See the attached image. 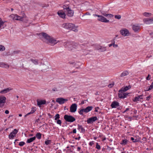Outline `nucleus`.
<instances>
[{
    "label": "nucleus",
    "instance_id": "ddd939ff",
    "mask_svg": "<svg viewBox=\"0 0 153 153\" xmlns=\"http://www.w3.org/2000/svg\"><path fill=\"white\" fill-rule=\"evenodd\" d=\"M143 22L144 23L147 25L152 24V18H145L143 19Z\"/></svg>",
    "mask_w": 153,
    "mask_h": 153
},
{
    "label": "nucleus",
    "instance_id": "412c9836",
    "mask_svg": "<svg viewBox=\"0 0 153 153\" xmlns=\"http://www.w3.org/2000/svg\"><path fill=\"white\" fill-rule=\"evenodd\" d=\"M143 96V95H140L139 96L137 97H135L134 99L133 100V101L134 102H137V101H140V99H142L143 98L142 97Z\"/></svg>",
    "mask_w": 153,
    "mask_h": 153
},
{
    "label": "nucleus",
    "instance_id": "052dcab7",
    "mask_svg": "<svg viewBox=\"0 0 153 153\" xmlns=\"http://www.w3.org/2000/svg\"><path fill=\"white\" fill-rule=\"evenodd\" d=\"M10 0H3L6 3H8L10 1Z\"/></svg>",
    "mask_w": 153,
    "mask_h": 153
},
{
    "label": "nucleus",
    "instance_id": "8fccbe9b",
    "mask_svg": "<svg viewBox=\"0 0 153 153\" xmlns=\"http://www.w3.org/2000/svg\"><path fill=\"white\" fill-rule=\"evenodd\" d=\"M114 84V83L110 84L108 85V87L109 88H111V87L113 86Z\"/></svg>",
    "mask_w": 153,
    "mask_h": 153
},
{
    "label": "nucleus",
    "instance_id": "f257e3e1",
    "mask_svg": "<svg viewBox=\"0 0 153 153\" xmlns=\"http://www.w3.org/2000/svg\"><path fill=\"white\" fill-rule=\"evenodd\" d=\"M62 26L65 29L72 30L75 32L78 31L77 27H76L74 25L71 23H64L62 25Z\"/></svg>",
    "mask_w": 153,
    "mask_h": 153
},
{
    "label": "nucleus",
    "instance_id": "f3484780",
    "mask_svg": "<svg viewBox=\"0 0 153 153\" xmlns=\"http://www.w3.org/2000/svg\"><path fill=\"white\" fill-rule=\"evenodd\" d=\"M119 104L117 101H113L111 105V106L112 108H116L117 107L119 106Z\"/></svg>",
    "mask_w": 153,
    "mask_h": 153
},
{
    "label": "nucleus",
    "instance_id": "603ef678",
    "mask_svg": "<svg viewBox=\"0 0 153 153\" xmlns=\"http://www.w3.org/2000/svg\"><path fill=\"white\" fill-rule=\"evenodd\" d=\"M52 90L54 91H58V89L56 88H54L52 89Z\"/></svg>",
    "mask_w": 153,
    "mask_h": 153
},
{
    "label": "nucleus",
    "instance_id": "338daca9",
    "mask_svg": "<svg viewBox=\"0 0 153 153\" xmlns=\"http://www.w3.org/2000/svg\"><path fill=\"white\" fill-rule=\"evenodd\" d=\"M80 138V137H79L78 138H76V139H77L78 140H79Z\"/></svg>",
    "mask_w": 153,
    "mask_h": 153
},
{
    "label": "nucleus",
    "instance_id": "680f3d73",
    "mask_svg": "<svg viewBox=\"0 0 153 153\" xmlns=\"http://www.w3.org/2000/svg\"><path fill=\"white\" fill-rule=\"evenodd\" d=\"M150 98V96H149L146 97V100H149V99Z\"/></svg>",
    "mask_w": 153,
    "mask_h": 153
},
{
    "label": "nucleus",
    "instance_id": "a878e982",
    "mask_svg": "<svg viewBox=\"0 0 153 153\" xmlns=\"http://www.w3.org/2000/svg\"><path fill=\"white\" fill-rule=\"evenodd\" d=\"M93 108V107L91 106H89L87 107L86 108H85V113H87L90 111L92 110Z\"/></svg>",
    "mask_w": 153,
    "mask_h": 153
},
{
    "label": "nucleus",
    "instance_id": "ea45409f",
    "mask_svg": "<svg viewBox=\"0 0 153 153\" xmlns=\"http://www.w3.org/2000/svg\"><path fill=\"white\" fill-rule=\"evenodd\" d=\"M96 148L98 150H100L101 149V147L100 145H99L97 143H96Z\"/></svg>",
    "mask_w": 153,
    "mask_h": 153
},
{
    "label": "nucleus",
    "instance_id": "bf43d9fd",
    "mask_svg": "<svg viewBox=\"0 0 153 153\" xmlns=\"http://www.w3.org/2000/svg\"><path fill=\"white\" fill-rule=\"evenodd\" d=\"M129 110V108H126V110L123 112V113H124L126 112V111H128Z\"/></svg>",
    "mask_w": 153,
    "mask_h": 153
},
{
    "label": "nucleus",
    "instance_id": "c756f323",
    "mask_svg": "<svg viewBox=\"0 0 153 153\" xmlns=\"http://www.w3.org/2000/svg\"><path fill=\"white\" fill-rule=\"evenodd\" d=\"M129 74L128 72L127 71H125L122 72L121 74V76L123 77Z\"/></svg>",
    "mask_w": 153,
    "mask_h": 153
},
{
    "label": "nucleus",
    "instance_id": "7c9ffc66",
    "mask_svg": "<svg viewBox=\"0 0 153 153\" xmlns=\"http://www.w3.org/2000/svg\"><path fill=\"white\" fill-rule=\"evenodd\" d=\"M143 15L146 17H150L152 15V14L149 13L145 12L143 13Z\"/></svg>",
    "mask_w": 153,
    "mask_h": 153
},
{
    "label": "nucleus",
    "instance_id": "7ed1b4c3",
    "mask_svg": "<svg viewBox=\"0 0 153 153\" xmlns=\"http://www.w3.org/2000/svg\"><path fill=\"white\" fill-rule=\"evenodd\" d=\"M63 8L64 10H65V12H66L68 16L70 17H72L73 16L74 12L69 8L68 6L67 5L66 6L65 5H64L63 6Z\"/></svg>",
    "mask_w": 153,
    "mask_h": 153
},
{
    "label": "nucleus",
    "instance_id": "393cba45",
    "mask_svg": "<svg viewBox=\"0 0 153 153\" xmlns=\"http://www.w3.org/2000/svg\"><path fill=\"white\" fill-rule=\"evenodd\" d=\"M102 14L108 19L112 18L114 16L113 15L111 14H107L105 13H102Z\"/></svg>",
    "mask_w": 153,
    "mask_h": 153
},
{
    "label": "nucleus",
    "instance_id": "f03ea898",
    "mask_svg": "<svg viewBox=\"0 0 153 153\" xmlns=\"http://www.w3.org/2000/svg\"><path fill=\"white\" fill-rule=\"evenodd\" d=\"M10 19L13 20L23 21V19L26 18V16L24 15L23 16H19L16 14H12L10 16Z\"/></svg>",
    "mask_w": 153,
    "mask_h": 153
},
{
    "label": "nucleus",
    "instance_id": "4468645a",
    "mask_svg": "<svg viewBox=\"0 0 153 153\" xmlns=\"http://www.w3.org/2000/svg\"><path fill=\"white\" fill-rule=\"evenodd\" d=\"M132 27L133 30L135 32H138L140 29V26L137 25H133Z\"/></svg>",
    "mask_w": 153,
    "mask_h": 153
},
{
    "label": "nucleus",
    "instance_id": "de8ad7c7",
    "mask_svg": "<svg viewBox=\"0 0 153 153\" xmlns=\"http://www.w3.org/2000/svg\"><path fill=\"white\" fill-rule=\"evenodd\" d=\"M131 140L133 142H136L137 141V139H134V138L133 137H131Z\"/></svg>",
    "mask_w": 153,
    "mask_h": 153
},
{
    "label": "nucleus",
    "instance_id": "e433bc0d",
    "mask_svg": "<svg viewBox=\"0 0 153 153\" xmlns=\"http://www.w3.org/2000/svg\"><path fill=\"white\" fill-rule=\"evenodd\" d=\"M54 120H57L58 119L60 118V115L59 114H56L55 116L54 117Z\"/></svg>",
    "mask_w": 153,
    "mask_h": 153
},
{
    "label": "nucleus",
    "instance_id": "473e14b6",
    "mask_svg": "<svg viewBox=\"0 0 153 153\" xmlns=\"http://www.w3.org/2000/svg\"><path fill=\"white\" fill-rule=\"evenodd\" d=\"M128 142V140L126 139L123 140L122 142L120 143L121 144L125 145Z\"/></svg>",
    "mask_w": 153,
    "mask_h": 153
},
{
    "label": "nucleus",
    "instance_id": "0eeeda50",
    "mask_svg": "<svg viewBox=\"0 0 153 153\" xmlns=\"http://www.w3.org/2000/svg\"><path fill=\"white\" fill-rule=\"evenodd\" d=\"M18 130L16 129H14L13 131L11 132L9 136L10 139H13L16 136V134L18 133Z\"/></svg>",
    "mask_w": 153,
    "mask_h": 153
},
{
    "label": "nucleus",
    "instance_id": "37998d69",
    "mask_svg": "<svg viewBox=\"0 0 153 153\" xmlns=\"http://www.w3.org/2000/svg\"><path fill=\"white\" fill-rule=\"evenodd\" d=\"M115 18L119 19H121V16L120 15H116L115 16Z\"/></svg>",
    "mask_w": 153,
    "mask_h": 153
},
{
    "label": "nucleus",
    "instance_id": "20e7f679",
    "mask_svg": "<svg viewBox=\"0 0 153 153\" xmlns=\"http://www.w3.org/2000/svg\"><path fill=\"white\" fill-rule=\"evenodd\" d=\"M93 15L94 16L98 17V18L97 19V20L99 21L105 23H108L109 22V21L106 18L102 16L98 15L97 14H94Z\"/></svg>",
    "mask_w": 153,
    "mask_h": 153
},
{
    "label": "nucleus",
    "instance_id": "4be33fe9",
    "mask_svg": "<svg viewBox=\"0 0 153 153\" xmlns=\"http://www.w3.org/2000/svg\"><path fill=\"white\" fill-rule=\"evenodd\" d=\"M36 110V108L35 107H33L31 108V111L30 112L28 113L27 114H26L25 116V117H26L27 115L30 114H33L34 113L35 111Z\"/></svg>",
    "mask_w": 153,
    "mask_h": 153
},
{
    "label": "nucleus",
    "instance_id": "6e6552de",
    "mask_svg": "<svg viewBox=\"0 0 153 153\" xmlns=\"http://www.w3.org/2000/svg\"><path fill=\"white\" fill-rule=\"evenodd\" d=\"M48 42L52 45H54L59 42V41H57L54 39L52 36H51L48 41Z\"/></svg>",
    "mask_w": 153,
    "mask_h": 153
},
{
    "label": "nucleus",
    "instance_id": "9d476101",
    "mask_svg": "<svg viewBox=\"0 0 153 153\" xmlns=\"http://www.w3.org/2000/svg\"><path fill=\"white\" fill-rule=\"evenodd\" d=\"M124 92L120 91L119 92L118 97L120 98H124L127 97L129 93H125Z\"/></svg>",
    "mask_w": 153,
    "mask_h": 153
},
{
    "label": "nucleus",
    "instance_id": "49530a36",
    "mask_svg": "<svg viewBox=\"0 0 153 153\" xmlns=\"http://www.w3.org/2000/svg\"><path fill=\"white\" fill-rule=\"evenodd\" d=\"M50 140H47L45 141V144L47 145H48L50 143Z\"/></svg>",
    "mask_w": 153,
    "mask_h": 153
},
{
    "label": "nucleus",
    "instance_id": "c03bdc74",
    "mask_svg": "<svg viewBox=\"0 0 153 153\" xmlns=\"http://www.w3.org/2000/svg\"><path fill=\"white\" fill-rule=\"evenodd\" d=\"M114 42L112 43L113 46L114 48H116L118 47V45L117 44H115V41H113Z\"/></svg>",
    "mask_w": 153,
    "mask_h": 153
},
{
    "label": "nucleus",
    "instance_id": "2eb2a0df",
    "mask_svg": "<svg viewBox=\"0 0 153 153\" xmlns=\"http://www.w3.org/2000/svg\"><path fill=\"white\" fill-rule=\"evenodd\" d=\"M97 120L96 117H93L89 118L87 120L88 123H91Z\"/></svg>",
    "mask_w": 153,
    "mask_h": 153
},
{
    "label": "nucleus",
    "instance_id": "774afa93",
    "mask_svg": "<svg viewBox=\"0 0 153 153\" xmlns=\"http://www.w3.org/2000/svg\"><path fill=\"white\" fill-rule=\"evenodd\" d=\"M19 117H22V115L21 114H19Z\"/></svg>",
    "mask_w": 153,
    "mask_h": 153
},
{
    "label": "nucleus",
    "instance_id": "6e6d98bb",
    "mask_svg": "<svg viewBox=\"0 0 153 153\" xmlns=\"http://www.w3.org/2000/svg\"><path fill=\"white\" fill-rule=\"evenodd\" d=\"M5 113L6 114H8L9 113V111L8 110H6L5 111Z\"/></svg>",
    "mask_w": 153,
    "mask_h": 153
},
{
    "label": "nucleus",
    "instance_id": "6ab92c4d",
    "mask_svg": "<svg viewBox=\"0 0 153 153\" xmlns=\"http://www.w3.org/2000/svg\"><path fill=\"white\" fill-rule=\"evenodd\" d=\"M46 101L45 100H37V105L38 106H40V105H41L43 104H44L46 103Z\"/></svg>",
    "mask_w": 153,
    "mask_h": 153
},
{
    "label": "nucleus",
    "instance_id": "c85d7f7f",
    "mask_svg": "<svg viewBox=\"0 0 153 153\" xmlns=\"http://www.w3.org/2000/svg\"><path fill=\"white\" fill-rule=\"evenodd\" d=\"M78 130H80L81 132H83L85 131V129L82 127V126L79 125H78Z\"/></svg>",
    "mask_w": 153,
    "mask_h": 153
},
{
    "label": "nucleus",
    "instance_id": "2f4dec72",
    "mask_svg": "<svg viewBox=\"0 0 153 153\" xmlns=\"http://www.w3.org/2000/svg\"><path fill=\"white\" fill-rule=\"evenodd\" d=\"M30 60L35 65H37L38 64V62L37 60L31 59Z\"/></svg>",
    "mask_w": 153,
    "mask_h": 153
},
{
    "label": "nucleus",
    "instance_id": "39448f33",
    "mask_svg": "<svg viewBox=\"0 0 153 153\" xmlns=\"http://www.w3.org/2000/svg\"><path fill=\"white\" fill-rule=\"evenodd\" d=\"M64 119L66 121L71 123L74 122L76 120L75 118L73 116L67 115H65Z\"/></svg>",
    "mask_w": 153,
    "mask_h": 153
},
{
    "label": "nucleus",
    "instance_id": "b1692460",
    "mask_svg": "<svg viewBox=\"0 0 153 153\" xmlns=\"http://www.w3.org/2000/svg\"><path fill=\"white\" fill-rule=\"evenodd\" d=\"M11 90V89L10 88H7L1 91L0 92V93L1 94H5L9 91Z\"/></svg>",
    "mask_w": 153,
    "mask_h": 153
},
{
    "label": "nucleus",
    "instance_id": "72a5a7b5",
    "mask_svg": "<svg viewBox=\"0 0 153 153\" xmlns=\"http://www.w3.org/2000/svg\"><path fill=\"white\" fill-rule=\"evenodd\" d=\"M100 47V50L101 52H103V51H105L106 50V48L105 47L101 46V47Z\"/></svg>",
    "mask_w": 153,
    "mask_h": 153
},
{
    "label": "nucleus",
    "instance_id": "aec40b11",
    "mask_svg": "<svg viewBox=\"0 0 153 153\" xmlns=\"http://www.w3.org/2000/svg\"><path fill=\"white\" fill-rule=\"evenodd\" d=\"M0 66L7 69L9 67L8 64L3 62L0 63Z\"/></svg>",
    "mask_w": 153,
    "mask_h": 153
},
{
    "label": "nucleus",
    "instance_id": "a18cd8bd",
    "mask_svg": "<svg viewBox=\"0 0 153 153\" xmlns=\"http://www.w3.org/2000/svg\"><path fill=\"white\" fill-rule=\"evenodd\" d=\"M22 21L25 22H27L28 21V18L26 16V18H24L23 20Z\"/></svg>",
    "mask_w": 153,
    "mask_h": 153
},
{
    "label": "nucleus",
    "instance_id": "09e8293b",
    "mask_svg": "<svg viewBox=\"0 0 153 153\" xmlns=\"http://www.w3.org/2000/svg\"><path fill=\"white\" fill-rule=\"evenodd\" d=\"M25 144V143L24 142H21L19 143V145L20 146H22Z\"/></svg>",
    "mask_w": 153,
    "mask_h": 153
},
{
    "label": "nucleus",
    "instance_id": "a211bd4d",
    "mask_svg": "<svg viewBox=\"0 0 153 153\" xmlns=\"http://www.w3.org/2000/svg\"><path fill=\"white\" fill-rule=\"evenodd\" d=\"M58 14L60 17L62 18H65V13L61 10H60L58 11L57 13Z\"/></svg>",
    "mask_w": 153,
    "mask_h": 153
},
{
    "label": "nucleus",
    "instance_id": "cd10ccee",
    "mask_svg": "<svg viewBox=\"0 0 153 153\" xmlns=\"http://www.w3.org/2000/svg\"><path fill=\"white\" fill-rule=\"evenodd\" d=\"M64 46L65 48H68L69 49H72L71 47L72 45H70V43L68 42H65L64 43Z\"/></svg>",
    "mask_w": 153,
    "mask_h": 153
},
{
    "label": "nucleus",
    "instance_id": "5701e85b",
    "mask_svg": "<svg viewBox=\"0 0 153 153\" xmlns=\"http://www.w3.org/2000/svg\"><path fill=\"white\" fill-rule=\"evenodd\" d=\"M6 98L5 97H0V104L4 103L5 102Z\"/></svg>",
    "mask_w": 153,
    "mask_h": 153
},
{
    "label": "nucleus",
    "instance_id": "f704fd0d",
    "mask_svg": "<svg viewBox=\"0 0 153 153\" xmlns=\"http://www.w3.org/2000/svg\"><path fill=\"white\" fill-rule=\"evenodd\" d=\"M84 112L85 113V108L84 109H82L79 110V114L80 115H83V113Z\"/></svg>",
    "mask_w": 153,
    "mask_h": 153
},
{
    "label": "nucleus",
    "instance_id": "c9c22d12",
    "mask_svg": "<svg viewBox=\"0 0 153 153\" xmlns=\"http://www.w3.org/2000/svg\"><path fill=\"white\" fill-rule=\"evenodd\" d=\"M41 134L40 133H37L36 135V137L38 139H40L41 138Z\"/></svg>",
    "mask_w": 153,
    "mask_h": 153
},
{
    "label": "nucleus",
    "instance_id": "5fc2aeb1",
    "mask_svg": "<svg viewBox=\"0 0 153 153\" xmlns=\"http://www.w3.org/2000/svg\"><path fill=\"white\" fill-rule=\"evenodd\" d=\"M94 144V142L93 141L89 143V145L91 146H92Z\"/></svg>",
    "mask_w": 153,
    "mask_h": 153
},
{
    "label": "nucleus",
    "instance_id": "69168bd1",
    "mask_svg": "<svg viewBox=\"0 0 153 153\" xmlns=\"http://www.w3.org/2000/svg\"><path fill=\"white\" fill-rule=\"evenodd\" d=\"M84 103V100H82L81 103V104H83Z\"/></svg>",
    "mask_w": 153,
    "mask_h": 153
},
{
    "label": "nucleus",
    "instance_id": "dca6fc26",
    "mask_svg": "<svg viewBox=\"0 0 153 153\" xmlns=\"http://www.w3.org/2000/svg\"><path fill=\"white\" fill-rule=\"evenodd\" d=\"M131 88V86L130 85L128 86H124L119 90V92H120V91L125 92L129 89Z\"/></svg>",
    "mask_w": 153,
    "mask_h": 153
},
{
    "label": "nucleus",
    "instance_id": "0e129e2a",
    "mask_svg": "<svg viewBox=\"0 0 153 153\" xmlns=\"http://www.w3.org/2000/svg\"><path fill=\"white\" fill-rule=\"evenodd\" d=\"M81 148L80 147H78V148H77V150L78 151H79V150Z\"/></svg>",
    "mask_w": 153,
    "mask_h": 153
},
{
    "label": "nucleus",
    "instance_id": "79ce46f5",
    "mask_svg": "<svg viewBox=\"0 0 153 153\" xmlns=\"http://www.w3.org/2000/svg\"><path fill=\"white\" fill-rule=\"evenodd\" d=\"M56 120V123L61 126L62 124L61 121L59 119H58Z\"/></svg>",
    "mask_w": 153,
    "mask_h": 153
},
{
    "label": "nucleus",
    "instance_id": "864d4df0",
    "mask_svg": "<svg viewBox=\"0 0 153 153\" xmlns=\"http://www.w3.org/2000/svg\"><path fill=\"white\" fill-rule=\"evenodd\" d=\"M101 46L99 45H97L96 47V49L98 50H100V47H101Z\"/></svg>",
    "mask_w": 153,
    "mask_h": 153
},
{
    "label": "nucleus",
    "instance_id": "e2e57ef3",
    "mask_svg": "<svg viewBox=\"0 0 153 153\" xmlns=\"http://www.w3.org/2000/svg\"><path fill=\"white\" fill-rule=\"evenodd\" d=\"M112 46H113V45H112V44H110L108 45V46L109 47H111Z\"/></svg>",
    "mask_w": 153,
    "mask_h": 153
},
{
    "label": "nucleus",
    "instance_id": "a19ab883",
    "mask_svg": "<svg viewBox=\"0 0 153 153\" xmlns=\"http://www.w3.org/2000/svg\"><path fill=\"white\" fill-rule=\"evenodd\" d=\"M4 22H3L1 20V19L0 18V28L4 24Z\"/></svg>",
    "mask_w": 153,
    "mask_h": 153
},
{
    "label": "nucleus",
    "instance_id": "9b49d317",
    "mask_svg": "<svg viewBox=\"0 0 153 153\" xmlns=\"http://www.w3.org/2000/svg\"><path fill=\"white\" fill-rule=\"evenodd\" d=\"M68 100L67 99H64L63 98H57L56 100V102L60 104H62L65 103V102Z\"/></svg>",
    "mask_w": 153,
    "mask_h": 153
},
{
    "label": "nucleus",
    "instance_id": "4d7b16f0",
    "mask_svg": "<svg viewBox=\"0 0 153 153\" xmlns=\"http://www.w3.org/2000/svg\"><path fill=\"white\" fill-rule=\"evenodd\" d=\"M97 109H99V107H96L95 108V112H97L98 111V110H97Z\"/></svg>",
    "mask_w": 153,
    "mask_h": 153
},
{
    "label": "nucleus",
    "instance_id": "58836bf2",
    "mask_svg": "<svg viewBox=\"0 0 153 153\" xmlns=\"http://www.w3.org/2000/svg\"><path fill=\"white\" fill-rule=\"evenodd\" d=\"M5 50V48L3 45H0V51H3Z\"/></svg>",
    "mask_w": 153,
    "mask_h": 153
},
{
    "label": "nucleus",
    "instance_id": "3c124183",
    "mask_svg": "<svg viewBox=\"0 0 153 153\" xmlns=\"http://www.w3.org/2000/svg\"><path fill=\"white\" fill-rule=\"evenodd\" d=\"M151 79V75L150 74H148L147 77L146 78V79L147 80H149Z\"/></svg>",
    "mask_w": 153,
    "mask_h": 153
},
{
    "label": "nucleus",
    "instance_id": "4c0bfd02",
    "mask_svg": "<svg viewBox=\"0 0 153 153\" xmlns=\"http://www.w3.org/2000/svg\"><path fill=\"white\" fill-rule=\"evenodd\" d=\"M153 88V82L152 83L151 85L149 86V88L146 90V91H149Z\"/></svg>",
    "mask_w": 153,
    "mask_h": 153
},
{
    "label": "nucleus",
    "instance_id": "f8f14e48",
    "mask_svg": "<svg viewBox=\"0 0 153 153\" xmlns=\"http://www.w3.org/2000/svg\"><path fill=\"white\" fill-rule=\"evenodd\" d=\"M39 35L40 36H42L44 38L48 41L51 37V36H50L49 35L45 33H41L39 34Z\"/></svg>",
    "mask_w": 153,
    "mask_h": 153
},
{
    "label": "nucleus",
    "instance_id": "bb28decb",
    "mask_svg": "<svg viewBox=\"0 0 153 153\" xmlns=\"http://www.w3.org/2000/svg\"><path fill=\"white\" fill-rule=\"evenodd\" d=\"M35 139L36 137H35L30 138V139L27 140V143H30L32 142L33 141L35 140Z\"/></svg>",
    "mask_w": 153,
    "mask_h": 153
},
{
    "label": "nucleus",
    "instance_id": "13d9d810",
    "mask_svg": "<svg viewBox=\"0 0 153 153\" xmlns=\"http://www.w3.org/2000/svg\"><path fill=\"white\" fill-rule=\"evenodd\" d=\"M76 133V129H74L73 131V133Z\"/></svg>",
    "mask_w": 153,
    "mask_h": 153
},
{
    "label": "nucleus",
    "instance_id": "423d86ee",
    "mask_svg": "<svg viewBox=\"0 0 153 153\" xmlns=\"http://www.w3.org/2000/svg\"><path fill=\"white\" fill-rule=\"evenodd\" d=\"M120 34L124 36H128L130 34L129 31L126 28L121 29L120 30Z\"/></svg>",
    "mask_w": 153,
    "mask_h": 153
},
{
    "label": "nucleus",
    "instance_id": "1a4fd4ad",
    "mask_svg": "<svg viewBox=\"0 0 153 153\" xmlns=\"http://www.w3.org/2000/svg\"><path fill=\"white\" fill-rule=\"evenodd\" d=\"M77 105L75 103H74L71 105L70 107V111L74 113L77 110Z\"/></svg>",
    "mask_w": 153,
    "mask_h": 153
}]
</instances>
